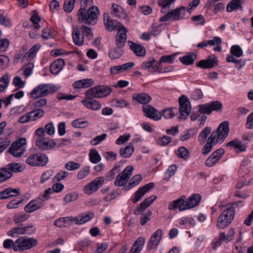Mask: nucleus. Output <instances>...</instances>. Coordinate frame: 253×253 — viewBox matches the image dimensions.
<instances>
[{"instance_id": "obj_1", "label": "nucleus", "mask_w": 253, "mask_h": 253, "mask_svg": "<svg viewBox=\"0 0 253 253\" xmlns=\"http://www.w3.org/2000/svg\"><path fill=\"white\" fill-rule=\"evenodd\" d=\"M229 132L228 122H223L208 138L207 142L202 149V154L207 155L211 151L213 145L223 142L228 136Z\"/></svg>"}, {"instance_id": "obj_2", "label": "nucleus", "mask_w": 253, "mask_h": 253, "mask_svg": "<svg viewBox=\"0 0 253 253\" xmlns=\"http://www.w3.org/2000/svg\"><path fill=\"white\" fill-rule=\"evenodd\" d=\"M88 0H84L81 3V7L78 12V19L81 23L92 24L96 22L99 15V9L97 6H93L85 12Z\"/></svg>"}, {"instance_id": "obj_3", "label": "nucleus", "mask_w": 253, "mask_h": 253, "mask_svg": "<svg viewBox=\"0 0 253 253\" xmlns=\"http://www.w3.org/2000/svg\"><path fill=\"white\" fill-rule=\"evenodd\" d=\"M58 89V87L52 84H41L33 89L31 96L33 98L44 97L56 92Z\"/></svg>"}, {"instance_id": "obj_4", "label": "nucleus", "mask_w": 253, "mask_h": 253, "mask_svg": "<svg viewBox=\"0 0 253 253\" xmlns=\"http://www.w3.org/2000/svg\"><path fill=\"white\" fill-rule=\"evenodd\" d=\"M235 209L234 207H229L224 210L218 216L217 226L223 229L228 226L234 218Z\"/></svg>"}, {"instance_id": "obj_5", "label": "nucleus", "mask_w": 253, "mask_h": 253, "mask_svg": "<svg viewBox=\"0 0 253 253\" xmlns=\"http://www.w3.org/2000/svg\"><path fill=\"white\" fill-rule=\"evenodd\" d=\"M38 244L36 239L33 238L22 237L15 241L14 251L20 252L30 249L35 247Z\"/></svg>"}, {"instance_id": "obj_6", "label": "nucleus", "mask_w": 253, "mask_h": 253, "mask_svg": "<svg viewBox=\"0 0 253 253\" xmlns=\"http://www.w3.org/2000/svg\"><path fill=\"white\" fill-rule=\"evenodd\" d=\"M26 144L27 140L25 138H19L11 144L8 152L14 157H20L26 150Z\"/></svg>"}, {"instance_id": "obj_7", "label": "nucleus", "mask_w": 253, "mask_h": 253, "mask_svg": "<svg viewBox=\"0 0 253 253\" xmlns=\"http://www.w3.org/2000/svg\"><path fill=\"white\" fill-rule=\"evenodd\" d=\"M112 91L110 87L98 85L90 88L85 92V96H94V98H103L109 95Z\"/></svg>"}, {"instance_id": "obj_8", "label": "nucleus", "mask_w": 253, "mask_h": 253, "mask_svg": "<svg viewBox=\"0 0 253 253\" xmlns=\"http://www.w3.org/2000/svg\"><path fill=\"white\" fill-rule=\"evenodd\" d=\"M48 162V158L44 153H35L29 156L26 162L27 164L34 167L45 166Z\"/></svg>"}, {"instance_id": "obj_9", "label": "nucleus", "mask_w": 253, "mask_h": 253, "mask_svg": "<svg viewBox=\"0 0 253 253\" xmlns=\"http://www.w3.org/2000/svg\"><path fill=\"white\" fill-rule=\"evenodd\" d=\"M178 102L179 104V110L180 114L179 118L184 120L191 112L190 102L188 98L184 95L179 98Z\"/></svg>"}, {"instance_id": "obj_10", "label": "nucleus", "mask_w": 253, "mask_h": 253, "mask_svg": "<svg viewBox=\"0 0 253 253\" xmlns=\"http://www.w3.org/2000/svg\"><path fill=\"white\" fill-rule=\"evenodd\" d=\"M133 170L132 166L126 167L122 172L117 176L114 183L115 185L118 187L125 185L131 175Z\"/></svg>"}, {"instance_id": "obj_11", "label": "nucleus", "mask_w": 253, "mask_h": 253, "mask_svg": "<svg viewBox=\"0 0 253 253\" xmlns=\"http://www.w3.org/2000/svg\"><path fill=\"white\" fill-rule=\"evenodd\" d=\"M185 12V7L181 6L162 16L159 19V21L162 22L169 20H179L184 17Z\"/></svg>"}, {"instance_id": "obj_12", "label": "nucleus", "mask_w": 253, "mask_h": 253, "mask_svg": "<svg viewBox=\"0 0 253 253\" xmlns=\"http://www.w3.org/2000/svg\"><path fill=\"white\" fill-rule=\"evenodd\" d=\"M104 182L103 177H98L89 182L84 187V191L86 194L90 195L96 192L102 186Z\"/></svg>"}, {"instance_id": "obj_13", "label": "nucleus", "mask_w": 253, "mask_h": 253, "mask_svg": "<svg viewBox=\"0 0 253 253\" xmlns=\"http://www.w3.org/2000/svg\"><path fill=\"white\" fill-rule=\"evenodd\" d=\"M35 144L40 150L45 151L53 148L56 142L52 139L45 137L37 139Z\"/></svg>"}, {"instance_id": "obj_14", "label": "nucleus", "mask_w": 253, "mask_h": 253, "mask_svg": "<svg viewBox=\"0 0 253 253\" xmlns=\"http://www.w3.org/2000/svg\"><path fill=\"white\" fill-rule=\"evenodd\" d=\"M126 28L123 25L120 26L115 37V43L118 47H123L126 41Z\"/></svg>"}, {"instance_id": "obj_15", "label": "nucleus", "mask_w": 253, "mask_h": 253, "mask_svg": "<svg viewBox=\"0 0 253 253\" xmlns=\"http://www.w3.org/2000/svg\"><path fill=\"white\" fill-rule=\"evenodd\" d=\"M142 110L145 114V116L148 118L153 119L155 121H157L161 119V114L155 108L150 105L143 106Z\"/></svg>"}, {"instance_id": "obj_16", "label": "nucleus", "mask_w": 253, "mask_h": 253, "mask_svg": "<svg viewBox=\"0 0 253 253\" xmlns=\"http://www.w3.org/2000/svg\"><path fill=\"white\" fill-rule=\"evenodd\" d=\"M217 64L218 60L217 57L213 54L211 56H210L206 60H202L200 61L197 64V66L202 68L207 69L214 67L217 66Z\"/></svg>"}, {"instance_id": "obj_17", "label": "nucleus", "mask_w": 253, "mask_h": 253, "mask_svg": "<svg viewBox=\"0 0 253 253\" xmlns=\"http://www.w3.org/2000/svg\"><path fill=\"white\" fill-rule=\"evenodd\" d=\"M86 98L82 101L84 105L87 109L92 110H98L101 107V105L98 100L93 99L94 96H85Z\"/></svg>"}, {"instance_id": "obj_18", "label": "nucleus", "mask_w": 253, "mask_h": 253, "mask_svg": "<svg viewBox=\"0 0 253 253\" xmlns=\"http://www.w3.org/2000/svg\"><path fill=\"white\" fill-rule=\"evenodd\" d=\"M155 184L153 182L149 183L144 186L139 188L135 193V196L132 198V201L134 204L139 201L141 198L149 190L154 187Z\"/></svg>"}, {"instance_id": "obj_19", "label": "nucleus", "mask_w": 253, "mask_h": 253, "mask_svg": "<svg viewBox=\"0 0 253 253\" xmlns=\"http://www.w3.org/2000/svg\"><path fill=\"white\" fill-rule=\"evenodd\" d=\"M226 147H231L234 148L236 153L245 152L247 149L246 144L243 143L239 139L235 138L226 144Z\"/></svg>"}, {"instance_id": "obj_20", "label": "nucleus", "mask_w": 253, "mask_h": 253, "mask_svg": "<svg viewBox=\"0 0 253 253\" xmlns=\"http://www.w3.org/2000/svg\"><path fill=\"white\" fill-rule=\"evenodd\" d=\"M33 231L32 225L22 226L12 228L8 231L7 235L13 237L16 234H31Z\"/></svg>"}, {"instance_id": "obj_21", "label": "nucleus", "mask_w": 253, "mask_h": 253, "mask_svg": "<svg viewBox=\"0 0 253 253\" xmlns=\"http://www.w3.org/2000/svg\"><path fill=\"white\" fill-rule=\"evenodd\" d=\"M134 65L133 62H127L122 65L112 66L110 69V72L112 75H117L131 69Z\"/></svg>"}, {"instance_id": "obj_22", "label": "nucleus", "mask_w": 253, "mask_h": 253, "mask_svg": "<svg viewBox=\"0 0 253 253\" xmlns=\"http://www.w3.org/2000/svg\"><path fill=\"white\" fill-rule=\"evenodd\" d=\"M162 230L158 229L151 237L148 244L147 247L149 249L156 248L161 240Z\"/></svg>"}, {"instance_id": "obj_23", "label": "nucleus", "mask_w": 253, "mask_h": 253, "mask_svg": "<svg viewBox=\"0 0 253 253\" xmlns=\"http://www.w3.org/2000/svg\"><path fill=\"white\" fill-rule=\"evenodd\" d=\"M112 14L116 17L124 19L127 22L129 20L127 14L125 12L124 9L118 4L113 3L112 5Z\"/></svg>"}, {"instance_id": "obj_24", "label": "nucleus", "mask_w": 253, "mask_h": 253, "mask_svg": "<svg viewBox=\"0 0 253 253\" xmlns=\"http://www.w3.org/2000/svg\"><path fill=\"white\" fill-rule=\"evenodd\" d=\"M75 223L74 217L68 216L57 219L54 221V225L59 227H67Z\"/></svg>"}, {"instance_id": "obj_25", "label": "nucleus", "mask_w": 253, "mask_h": 253, "mask_svg": "<svg viewBox=\"0 0 253 253\" xmlns=\"http://www.w3.org/2000/svg\"><path fill=\"white\" fill-rule=\"evenodd\" d=\"M81 31L78 27H73L72 37L74 43L78 45L81 46L83 44L84 41V36L81 34Z\"/></svg>"}, {"instance_id": "obj_26", "label": "nucleus", "mask_w": 253, "mask_h": 253, "mask_svg": "<svg viewBox=\"0 0 253 253\" xmlns=\"http://www.w3.org/2000/svg\"><path fill=\"white\" fill-rule=\"evenodd\" d=\"M94 216V213L92 212L82 213L78 216L74 217L75 223L76 224H82L88 221Z\"/></svg>"}, {"instance_id": "obj_27", "label": "nucleus", "mask_w": 253, "mask_h": 253, "mask_svg": "<svg viewBox=\"0 0 253 253\" xmlns=\"http://www.w3.org/2000/svg\"><path fill=\"white\" fill-rule=\"evenodd\" d=\"M128 44L130 49L137 56H144L145 55L146 50L141 44L135 43L131 41H128Z\"/></svg>"}, {"instance_id": "obj_28", "label": "nucleus", "mask_w": 253, "mask_h": 253, "mask_svg": "<svg viewBox=\"0 0 253 253\" xmlns=\"http://www.w3.org/2000/svg\"><path fill=\"white\" fill-rule=\"evenodd\" d=\"M65 61L62 58L54 61L50 66V71L52 74H57L63 68Z\"/></svg>"}, {"instance_id": "obj_29", "label": "nucleus", "mask_w": 253, "mask_h": 253, "mask_svg": "<svg viewBox=\"0 0 253 253\" xmlns=\"http://www.w3.org/2000/svg\"><path fill=\"white\" fill-rule=\"evenodd\" d=\"M52 193L51 189L49 188L45 190L44 194L41 195L39 199L31 201L26 206H36L38 204H42V201L47 200L49 198V195Z\"/></svg>"}, {"instance_id": "obj_30", "label": "nucleus", "mask_w": 253, "mask_h": 253, "mask_svg": "<svg viewBox=\"0 0 253 253\" xmlns=\"http://www.w3.org/2000/svg\"><path fill=\"white\" fill-rule=\"evenodd\" d=\"M132 97L134 100L143 104H147L151 100V96L146 93H135Z\"/></svg>"}, {"instance_id": "obj_31", "label": "nucleus", "mask_w": 253, "mask_h": 253, "mask_svg": "<svg viewBox=\"0 0 253 253\" xmlns=\"http://www.w3.org/2000/svg\"><path fill=\"white\" fill-rule=\"evenodd\" d=\"M197 59V54L194 52L187 53L183 57L179 58V61L184 65L192 64Z\"/></svg>"}, {"instance_id": "obj_32", "label": "nucleus", "mask_w": 253, "mask_h": 253, "mask_svg": "<svg viewBox=\"0 0 253 253\" xmlns=\"http://www.w3.org/2000/svg\"><path fill=\"white\" fill-rule=\"evenodd\" d=\"M144 243L145 239L143 237L138 238L132 245L130 253H139L142 249Z\"/></svg>"}, {"instance_id": "obj_33", "label": "nucleus", "mask_w": 253, "mask_h": 253, "mask_svg": "<svg viewBox=\"0 0 253 253\" xmlns=\"http://www.w3.org/2000/svg\"><path fill=\"white\" fill-rule=\"evenodd\" d=\"M245 0H232L227 5L226 9L228 12H231L238 9L242 10V3Z\"/></svg>"}, {"instance_id": "obj_34", "label": "nucleus", "mask_w": 253, "mask_h": 253, "mask_svg": "<svg viewBox=\"0 0 253 253\" xmlns=\"http://www.w3.org/2000/svg\"><path fill=\"white\" fill-rule=\"evenodd\" d=\"M19 194V192L17 189L9 188L0 192V199H7L11 197L18 196Z\"/></svg>"}, {"instance_id": "obj_35", "label": "nucleus", "mask_w": 253, "mask_h": 253, "mask_svg": "<svg viewBox=\"0 0 253 253\" xmlns=\"http://www.w3.org/2000/svg\"><path fill=\"white\" fill-rule=\"evenodd\" d=\"M134 151L133 146L131 143H129L125 148H121L120 150V155L125 158L130 157Z\"/></svg>"}, {"instance_id": "obj_36", "label": "nucleus", "mask_w": 253, "mask_h": 253, "mask_svg": "<svg viewBox=\"0 0 253 253\" xmlns=\"http://www.w3.org/2000/svg\"><path fill=\"white\" fill-rule=\"evenodd\" d=\"M202 199L199 194H194L186 199L185 206H198Z\"/></svg>"}, {"instance_id": "obj_37", "label": "nucleus", "mask_w": 253, "mask_h": 253, "mask_svg": "<svg viewBox=\"0 0 253 253\" xmlns=\"http://www.w3.org/2000/svg\"><path fill=\"white\" fill-rule=\"evenodd\" d=\"M123 47H116L111 50L109 52V55L112 60L118 59L121 57L124 54V50L122 49Z\"/></svg>"}, {"instance_id": "obj_38", "label": "nucleus", "mask_w": 253, "mask_h": 253, "mask_svg": "<svg viewBox=\"0 0 253 253\" xmlns=\"http://www.w3.org/2000/svg\"><path fill=\"white\" fill-rule=\"evenodd\" d=\"M7 169H9V171L11 172L12 176L13 175V172H21L24 170V167L22 165L19 163H13L9 164L6 167Z\"/></svg>"}, {"instance_id": "obj_39", "label": "nucleus", "mask_w": 253, "mask_h": 253, "mask_svg": "<svg viewBox=\"0 0 253 253\" xmlns=\"http://www.w3.org/2000/svg\"><path fill=\"white\" fill-rule=\"evenodd\" d=\"M40 47L41 45L40 44L35 45L25 54L24 58H26L27 60H31L33 59Z\"/></svg>"}, {"instance_id": "obj_40", "label": "nucleus", "mask_w": 253, "mask_h": 253, "mask_svg": "<svg viewBox=\"0 0 253 253\" xmlns=\"http://www.w3.org/2000/svg\"><path fill=\"white\" fill-rule=\"evenodd\" d=\"M154 63L155 59L153 57H150L147 61L144 62L141 65V68L143 69H148L151 73H154L156 71V69L153 66Z\"/></svg>"}, {"instance_id": "obj_41", "label": "nucleus", "mask_w": 253, "mask_h": 253, "mask_svg": "<svg viewBox=\"0 0 253 253\" xmlns=\"http://www.w3.org/2000/svg\"><path fill=\"white\" fill-rule=\"evenodd\" d=\"M6 167L0 168V183L12 177L11 172Z\"/></svg>"}, {"instance_id": "obj_42", "label": "nucleus", "mask_w": 253, "mask_h": 253, "mask_svg": "<svg viewBox=\"0 0 253 253\" xmlns=\"http://www.w3.org/2000/svg\"><path fill=\"white\" fill-rule=\"evenodd\" d=\"M207 45H213L216 44L217 46L214 48V50L218 51H221V40L220 38L217 37H214L212 40H210L207 41Z\"/></svg>"}, {"instance_id": "obj_43", "label": "nucleus", "mask_w": 253, "mask_h": 253, "mask_svg": "<svg viewBox=\"0 0 253 253\" xmlns=\"http://www.w3.org/2000/svg\"><path fill=\"white\" fill-rule=\"evenodd\" d=\"M211 131V128L210 127H206L204 129L199 133L198 136V140L201 143H204L207 140L208 135Z\"/></svg>"}, {"instance_id": "obj_44", "label": "nucleus", "mask_w": 253, "mask_h": 253, "mask_svg": "<svg viewBox=\"0 0 253 253\" xmlns=\"http://www.w3.org/2000/svg\"><path fill=\"white\" fill-rule=\"evenodd\" d=\"M175 0H159L158 5L161 7V12L164 13L167 11V8H169L170 4L173 2Z\"/></svg>"}, {"instance_id": "obj_45", "label": "nucleus", "mask_w": 253, "mask_h": 253, "mask_svg": "<svg viewBox=\"0 0 253 253\" xmlns=\"http://www.w3.org/2000/svg\"><path fill=\"white\" fill-rule=\"evenodd\" d=\"M10 79L7 74L3 75L0 78V92L4 91L9 84Z\"/></svg>"}, {"instance_id": "obj_46", "label": "nucleus", "mask_w": 253, "mask_h": 253, "mask_svg": "<svg viewBox=\"0 0 253 253\" xmlns=\"http://www.w3.org/2000/svg\"><path fill=\"white\" fill-rule=\"evenodd\" d=\"M177 156L184 160H187L190 156L188 150L185 147H180L177 151Z\"/></svg>"}, {"instance_id": "obj_47", "label": "nucleus", "mask_w": 253, "mask_h": 253, "mask_svg": "<svg viewBox=\"0 0 253 253\" xmlns=\"http://www.w3.org/2000/svg\"><path fill=\"white\" fill-rule=\"evenodd\" d=\"M89 157L90 162L92 163L97 164L101 161V157L95 149H92L90 151Z\"/></svg>"}, {"instance_id": "obj_48", "label": "nucleus", "mask_w": 253, "mask_h": 253, "mask_svg": "<svg viewBox=\"0 0 253 253\" xmlns=\"http://www.w3.org/2000/svg\"><path fill=\"white\" fill-rule=\"evenodd\" d=\"M35 111H33L29 112V115H30L31 121H36L37 119L42 117L44 112L42 109H36Z\"/></svg>"}, {"instance_id": "obj_49", "label": "nucleus", "mask_w": 253, "mask_h": 253, "mask_svg": "<svg viewBox=\"0 0 253 253\" xmlns=\"http://www.w3.org/2000/svg\"><path fill=\"white\" fill-rule=\"evenodd\" d=\"M234 234L235 231L234 229H230L226 234L224 233H221L219 235L220 239H222L223 241L228 242L233 239Z\"/></svg>"}, {"instance_id": "obj_50", "label": "nucleus", "mask_w": 253, "mask_h": 253, "mask_svg": "<svg viewBox=\"0 0 253 253\" xmlns=\"http://www.w3.org/2000/svg\"><path fill=\"white\" fill-rule=\"evenodd\" d=\"M104 22L106 29L109 31H112L115 29V25L112 20L109 19L108 14H104Z\"/></svg>"}, {"instance_id": "obj_51", "label": "nucleus", "mask_w": 253, "mask_h": 253, "mask_svg": "<svg viewBox=\"0 0 253 253\" xmlns=\"http://www.w3.org/2000/svg\"><path fill=\"white\" fill-rule=\"evenodd\" d=\"M142 180V176L137 174L133 176L130 180L128 185V189H129L137 185Z\"/></svg>"}, {"instance_id": "obj_52", "label": "nucleus", "mask_w": 253, "mask_h": 253, "mask_svg": "<svg viewBox=\"0 0 253 253\" xmlns=\"http://www.w3.org/2000/svg\"><path fill=\"white\" fill-rule=\"evenodd\" d=\"M72 125L76 128H84L88 125V122L86 121H82L81 119L74 120Z\"/></svg>"}, {"instance_id": "obj_53", "label": "nucleus", "mask_w": 253, "mask_h": 253, "mask_svg": "<svg viewBox=\"0 0 253 253\" xmlns=\"http://www.w3.org/2000/svg\"><path fill=\"white\" fill-rule=\"evenodd\" d=\"M76 0H65L64 3V9L67 13L71 12L74 7Z\"/></svg>"}, {"instance_id": "obj_54", "label": "nucleus", "mask_w": 253, "mask_h": 253, "mask_svg": "<svg viewBox=\"0 0 253 253\" xmlns=\"http://www.w3.org/2000/svg\"><path fill=\"white\" fill-rule=\"evenodd\" d=\"M219 157L215 156V155L212 154L206 161V165L208 167H211L215 165L219 161Z\"/></svg>"}, {"instance_id": "obj_55", "label": "nucleus", "mask_w": 253, "mask_h": 253, "mask_svg": "<svg viewBox=\"0 0 253 253\" xmlns=\"http://www.w3.org/2000/svg\"><path fill=\"white\" fill-rule=\"evenodd\" d=\"M83 35L89 39L93 37V33L90 28H88L85 25H82L80 28Z\"/></svg>"}, {"instance_id": "obj_56", "label": "nucleus", "mask_w": 253, "mask_h": 253, "mask_svg": "<svg viewBox=\"0 0 253 253\" xmlns=\"http://www.w3.org/2000/svg\"><path fill=\"white\" fill-rule=\"evenodd\" d=\"M186 199V196L182 195L178 199L171 202L169 206H185Z\"/></svg>"}, {"instance_id": "obj_57", "label": "nucleus", "mask_w": 253, "mask_h": 253, "mask_svg": "<svg viewBox=\"0 0 253 253\" xmlns=\"http://www.w3.org/2000/svg\"><path fill=\"white\" fill-rule=\"evenodd\" d=\"M29 215L24 213L16 214L13 218V221L16 224L20 223L25 221L29 218Z\"/></svg>"}, {"instance_id": "obj_58", "label": "nucleus", "mask_w": 253, "mask_h": 253, "mask_svg": "<svg viewBox=\"0 0 253 253\" xmlns=\"http://www.w3.org/2000/svg\"><path fill=\"white\" fill-rule=\"evenodd\" d=\"M152 212L150 210H147L142 215L140 218V224L145 225L148 221L150 220Z\"/></svg>"}, {"instance_id": "obj_59", "label": "nucleus", "mask_w": 253, "mask_h": 253, "mask_svg": "<svg viewBox=\"0 0 253 253\" xmlns=\"http://www.w3.org/2000/svg\"><path fill=\"white\" fill-rule=\"evenodd\" d=\"M209 104L211 106V112L220 111L222 107V103L218 101H213L209 103Z\"/></svg>"}, {"instance_id": "obj_60", "label": "nucleus", "mask_w": 253, "mask_h": 253, "mask_svg": "<svg viewBox=\"0 0 253 253\" xmlns=\"http://www.w3.org/2000/svg\"><path fill=\"white\" fill-rule=\"evenodd\" d=\"M161 25H157L155 24H153L150 29V32L152 36L156 37L160 34L161 32Z\"/></svg>"}, {"instance_id": "obj_61", "label": "nucleus", "mask_w": 253, "mask_h": 253, "mask_svg": "<svg viewBox=\"0 0 253 253\" xmlns=\"http://www.w3.org/2000/svg\"><path fill=\"white\" fill-rule=\"evenodd\" d=\"M210 107L209 103L201 105L199 107V111L201 114H211L212 112Z\"/></svg>"}, {"instance_id": "obj_62", "label": "nucleus", "mask_w": 253, "mask_h": 253, "mask_svg": "<svg viewBox=\"0 0 253 253\" xmlns=\"http://www.w3.org/2000/svg\"><path fill=\"white\" fill-rule=\"evenodd\" d=\"M9 59L6 55H0V69L6 68L9 64Z\"/></svg>"}, {"instance_id": "obj_63", "label": "nucleus", "mask_w": 253, "mask_h": 253, "mask_svg": "<svg viewBox=\"0 0 253 253\" xmlns=\"http://www.w3.org/2000/svg\"><path fill=\"white\" fill-rule=\"evenodd\" d=\"M65 168L68 170H75L79 169L81 165L79 163L70 161L65 164Z\"/></svg>"}, {"instance_id": "obj_64", "label": "nucleus", "mask_w": 253, "mask_h": 253, "mask_svg": "<svg viewBox=\"0 0 253 253\" xmlns=\"http://www.w3.org/2000/svg\"><path fill=\"white\" fill-rule=\"evenodd\" d=\"M231 53L237 57H240L243 54L241 48L238 45H234L231 47Z\"/></svg>"}]
</instances>
